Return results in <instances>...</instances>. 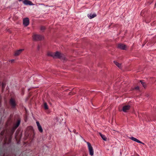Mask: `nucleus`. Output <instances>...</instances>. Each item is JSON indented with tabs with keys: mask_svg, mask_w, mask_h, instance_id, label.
I'll return each instance as SVG.
<instances>
[{
	"mask_svg": "<svg viewBox=\"0 0 156 156\" xmlns=\"http://www.w3.org/2000/svg\"><path fill=\"white\" fill-rule=\"evenodd\" d=\"M52 57L54 58L61 59L63 61L66 60L64 55L58 51H57L54 53V55H52Z\"/></svg>",
	"mask_w": 156,
	"mask_h": 156,
	"instance_id": "f257e3e1",
	"label": "nucleus"
},
{
	"mask_svg": "<svg viewBox=\"0 0 156 156\" xmlns=\"http://www.w3.org/2000/svg\"><path fill=\"white\" fill-rule=\"evenodd\" d=\"M33 40L35 41H39L43 40L44 37L41 35L34 34L32 36Z\"/></svg>",
	"mask_w": 156,
	"mask_h": 156,
	"instance_id": "f03ea898",
	"label": "nucleus"
},
{
	"mask_svg": "<svg viewBox=\"0 0 156 156\" xmlns=\"http://www.w3.org/2000/svg\"><path fill=\"white\" fill-rule=\"evenodd\" d=\"M87 144L88 147L89 154L93 156L94 154V150L93 147L89 142H87Z\"/></svg>",
	"mask_w": 156,
	"mask_h": 156,
	"instance_id": "7ed1b4c3",
	"label": "nucleus"
},
{
	"mask_svg": "<svg viewBox=\"0 0 156 156\" xmlns=\"http://www.w3.org/2000/svg\"><path fill=\"white\" fill-rule=\"evenodd\" d=\"M29 24V20L28 18H26L23 19V24L24 26L27 27Z\"/></svg>",
	"mask_w": 156,
	"mask_h": 156,
	"instance_id": "20e7f679",
	"label": "nucleus"
},
{
	"mask_svg": "<svg viewBox=\"0 0 156 156\" xmlns=\"http://www.w3.org/2000/svg\"><path fill=\"white\" fill-rule=\"evenodd\" d=\"M24 50V49H21L16 51L14 53V56H19Z\"/></svg>",
	"mask_w": 156,
	"mask_h": 156,
	"instance_id": "39448f33",
	"label": "nucleus"
},
{
	"mask_svg": "<svg viewBox=\"0 0 156 156\" xmlns=\"http://www.w3.org/2000/svg\"><path fill=\"white\" fill-rule=\"evenodd\" d=\"M23 4L26 5H33L34 4H33L31 2L28 0H25L23 2Z\"/></svg>",
	"mask_w": 156,
	"mask_h": 156,
	"instance_id": "423d86ee",
	"label": "nucleus"
},
{
	"mask_svg": "<svg viewBox=\"0 0 156 156\" xmlns=\"http://www.w3.org/2000/svg\"><path fill=\"white\" fill-rule=\"evenodd\" d=\"M36 123L39 131L41 133H42L43 132V130L39 122L38 121H37Z\"/></svg>",
	"mask_w": 156,
	"mask_h": 156,
	"instance_id": "0eeeda50",
	"label": "nucleus"
},
{
	"mask_svg": "<svg viewBox=\"0 0 156 156\" xmlns=\"http://www.w3.org/2000/svg\"><path fill=\"white\" fill-rule=\"evenodd\" d=\"M130 106L129 105H127L124 106L122 108V111L124 112H126L129 109Z\"/></svg>",
	"mask_w": 156,
	"mask_h": 156,
	"instance_id": "6e6552de",
	"label": "nucleus"
},
{
	"mask_svg": "<svg viewBox=\"0 0 156 156\" xmlns=\"http://www.w3.org/2000/svg\"><path fill=\"white\" fill-rule=\"evenodd\" d=\"M118 48L122 50H125L126 48V46L124 44H118Z\"/></svg>",
	"mask_w": 156,
	"mask_h": 156,
	"instance_id": "1a4fd4ad",
	"label": "nucleus"
},
{
	"mask_svg": "<svg viewBox=\"0 0 156 156\" xmlns=\"http://www.w3.org/2000/svg\"><path fill=\"white\" fill-rule=\"evenodd\" d=\"M130 139L134 141L135 142H136L137 143H140V144H144V143L141 142L140 141V140H138L135 137H131L130 138Z\"/></svg>",
	"mask_w": 156,
	"mask_h": 156,
	"instance_id": "9d476101",
	"label": "nucleus"
},
{
	"mask_svg": "<svg viewBox=\"0 0 156 156\" xmlns=\"http://www.w3.org/2000/svg\"><path fill=\"white\" fill-rule=\"evenodd\" d=\"M10 104L13 107H15L16 105L15 102L14 100L12 98L10 100Z\"/></svg>",
	"mask_w": 156,
	"mask_h": 156,
	"instance_id": "9b49d317",
	"label": "nucleus"
},
{
	"mask_svg": "<svg viewBox=\"0 0 156 156\" xmlns=\"http://www.w3.org/2000/svg\"><path fill=\"white\" fill-rule=\"evenodd\" d=\"M114 63L115 64L118 66L119 68L121 69L122 68V66H121V64L119 63L116 61H114Z\"/></svg>",
	"mask_w": 156,
	"mask_h": 156,
	"instance_id": "f8f14e48",
	"label": "nucleus"
},
{
	"mask_svg": "<svg viewBox=\"0 0 156 156\" xmlns=\"http://www.w3.org/2000/svg\"><path fill=\"white\" fill-rule=\"evenodd\" d=\"M87 16L90 19H91L96 17V15L95 13L93 14H88Z\"/></svg>",
	"mask_w": 156,
	"mask_h": 156,
	"instance_id": "ddd939ff",
	"label": "nucleus"
},
{
	"mask_svg": "<svg viewBox=\"0 0 156 156\" xmlns=\"http://www.w3.org/2000/svg\"><path fill=\"white\" fill-rule=\"evenodd\" d=\"M99 134L100 136H101V138H102V139L104 141H106L107 138H106V137L104 135L102 134L101 133H99Z\"/></svg>",
	"mask_w": 156,
	"mask_h": 156,
	"instance_id": "4468645a",
	"label": "nucleus"
},
{
	"mask_svg": "<svg viewBox=\"0 0 156 156\" xmlns=\"http://www.w3.org/2000/svg\"><path fill=\"white\" fill-rule=\"evenodd\" d=\"M140 82H141L143 87L145 88L146 87L147 85L145 82H143L141 80H140Z\"/></svg>",
	"mask_w": 156,
	"mask_h": 156,
	"instance_id": "2eb2a0df",
	"label": "nucleus"
},
{
	"mask_svg": "<svg viewBox=\"0 0 156 156\" xmlns=\"http://www.w3.org/2000/svg\"><path fill=\"white\" fill-rule=\"evenodd\" d=\"M44 107L45 109H48V106L46 103H45L44 104Z\"/></svg>",
	"mask_w": 156,
	"mask_h": 156,
	"instance_id": "dca6fc26",
	"label": "nucleus"
},
{
	"mask_svg": "<svg viewBox=\"0 0 156 156\" xmlns=\"http://www.w3.org/2000/svg\"><path fill=\"white\" fill-rule=\"evenodd\" d=\"M47 55L49 56H51L52 57V55H54V53L51 52H48L47 53Z\"/></svg>",
	"mask_w": 156,
	"mask_h": 156,
	"instance_id": "f3484780",
	"label": "nucleus"
},
{
	"mask_svg": "<svg viewBox=\"0 0 156 156\" xmlns=\"http://www.w3.org/2000/svg\"><path fill=\"white\" fill-rule=\"evenodd\" d=\"M20 121H18L16 126V128L19 125H20Z\"/></svg>",
	"mask_w": 156,
	"mask_h": 156,
	"instance_id": "a211bd4d",
	"label": "nucleus"
},
{
	"mask_svg": "<svg viewBox=\"0 0 156 156\" xmlns=\"http://www.w3.org/2000/svg\"><path fill=\"white\" fill-rule=\"evenodd\" d=\"M45 28L44 27H40V30H44L45 29Z\"/></svg>",
	"mask_w": 156,
	"mask_h": 156,
	"instance_id": "6ab92c4d",
	"label": "nucleus"
},
{
	"mask_svg": "<svg viewBox=\"0 0 156 156\" xmlns=\"http://www.w3.org/2000/svg\"><path fill=\"white\" fill-rule=\"evenodd\" d=\"M134 89L137 90H139V87L138 86L136 87H135Z\"/></svg>",
	"mask_w": 156,
	"mask_h": 156,
	"instance_id": "aec40b11",
	"label": "nucleus"
},
{
	"mask_svg": "<svg viewBox=\"0 0 156 156\" xmlns=\"http://www.w3.org/2000/svg\"><path fill=\"white\" fill-rule=\"evenodd\" d=\"M75 94V93H71V92H70V93H69V95H72V94Z\"/></svg>",
	"mask_w": 156,
	"mask_h": 156,
	"instance_id": "412c9836",
	"label": "nucleus"
},
{
	"mask_svg": "<svg viewBox=\"0 0 156 156\" xmlns=\"http://www.w3.org/2000/svg\"><path fill=\"white\" fill-rule=\"evenodd\" d=\"M40 48V46H39L37 47V48H38V50Z\"/></svg>",
	"mask_w": 156,
	"mask_h": 156,
	"instance_id": "4be33fe9",
	"label": "nucleus"
},
{
	"mask_svg": "<svg viewBox=\"0 0 156 156\" xmlns=\"http://www.w3.org/2000/svg\"><path fill=\"white\" fill-rule=\"evenodd\" d=\"M11 62H12L14 61V60L12 59V60H11Z\"/></svg>",
	"mask_w": 156,
	"mask_h": 156,
	"instance_id": "5701e85b",
	"label": "nucleus"
},
{
	"mask_svg": "<svg viewBox=\"0 0 156 156\" xmlns=\"http://www.w3.org/2000/svg\"><path fill=\"white\" fill-rule=\"evenodd\" d=\"M155 7H156V3L155 4Z\"/></svg>",
	"mask_w": 156,
	"mask_h": 156,
	"instance_id": "b1692460",
	"label": "nucleus"
},
{
	"mask_svg": "<svg viewBox=\"0 0 156 156\" xmlns=\"http://www.w3.org/2000/svg\"><path fill=\"white\" fill-rule=\"evenodd\" d=\"M21 1V0H19V1Z\"/></svg>",
	"mask_w": 156,
	"mask_h": 156,
	"instance_id": "393cba45",
	"label": "nucleus"
}]
</instances>
